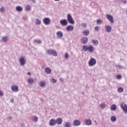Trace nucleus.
Returning a JSON list of instances; mask_svg holds the SVG:
<instances>
[{
  "mask_svg": "<svg viewBox=\"0 0 127 127\" xmlns=\"http://www.w3.org/2000/svg\"><path fill=\"white\" fill-rule=\"evenodd\" d=\"M19 62L20 63V65L24 66V65H25V59H24V58H19Z\"/></svg>",
  "mask_w": 127,
  "mask_h": 127,
  "instance_id": "8",
  "label": "nucleus"
},
{
  "mask_svg": "<svg viewBox=\"0 0 127 127\" xmlns=\"http://www.w3.org/2000/svg\"><path fill=\"white\" fill-rule=\"evenodd\" d=\"M51 71L50 67H46L45 69V72L46 74H51Z\"/></svg>",
  "mask_w": 127,
  "mask_h": 127,
  "instance_id": "15",
  "label": "nucleus"
},
{
  "mask_svg": "<svg viewBox=\"0 0 127 127\" xmlns=\"http://www.w3.org/2000/svg\"><path fill=\"white\" fill-rule=\"evenodd\" d=\"M97 24H102L103 21L101 19H98L96 21Z\"/></svg>",
  "mask_w": 127,
  "mask_h": 127,
  "instance_id": "26",
  "label": "nucleus"
},
{
  "mask_svg": "<svg viewBox=\"0 0 127 127\" xmlns=\"http://www.w3.org/2000/svg\"><path fill=\"white\" fill-rule=\"evenodd\" d=\"M16 9L17 11H18L19 12H21V11H22V7L20 6H18L16 7Z\"/></svg>",
  "mask_w": 127,
  "mask_h": 127,
  "instance_id": "22",
  "label": "nucleus"
},
{
  "mask_svg": "<svg viewBox=\"0 0 127 127\" xmlns=\"http://www.w3.org/2000/svg\"><path fill=\"white\" fill-rule=\"evenodd\" d=\"M82 25L84 28H85V27H87V24H86V23L82 24Z\"/></svg>",
  "mask_w": 127,
  "mask_h": 127,
  "instance_id": "42",
  "label": "nucleus"
},
{
  "mask_svg": "<svg viewBox=\"0 0 127 127\" xmlns=\"http://www.w3.org/2000/svg\"><path fill=\"white\" fill-rule=\"evenodd\" d=\"M97 64V61L94 58H91L90 60L88 62V65L90 67H92L93 66H95L96 64Z\"/></svg>",
  "mask_w": 127,
  "mask_h": 127,
  "instance_id": "4",
  "label": "nucleus"
},
{
  "mask_svg": "<svg viewBox=\"0 0 127 127\" xmlns=\"http://www.w3.org/2000/svg\"><path fill=\"white\" fill-rule=\"evenodd\" d=\"M14 100V99H11V103H13Z\"/></svg>",
  "mask_w": 127,
  "mask_h": 127,
  "instance_id": "47",
  "label": "nucleus"
},
{
  "mask_svg": "<svg viewBox=\"0 0 127 127\" xmlns=\"http://www.w3.org/2000/svg\"><path fill=\"white\" fill-rule=\"evenodd\" d=\"M60 81H61V82H64V79L63 78H61Z\"/></svg>",
  "mask_w": 127,
  "mask_h": 127,
  "instance_id": "45",
  "label": "nucleus"
},
{
  "mask_svg": "<svg viewBox=\"0 0 127 127\" xmlns=\"http://www.w3.org/2000/svg\"><path fill=\"white\" fill-rule=\"evenodd\" d=\"M34 43L38 44H41L42 43V41L40 40V39H35L34 40Z\"/></svg>",
  "mask_w": 127,
  "mask_h": 127,
  "instance_id": "18",
  "label": "nucleus"
},
{
  "mask_svg": "<svg viewBox=\"0 0 127 127\" xmlns=\"http://www.w3.org/2000/svg\"><path fill=\"white\" fill-rule=\"evenodd\" d=\"M120 2H123V3H127V0H118Z\"/></svg>",
  "mask_w": 127,
  "mask_h": 127,
  "instance_id": "33",
  "label": "nucleus"
},
{
  "mask_svg": "<svg viewBox=\"0 0 127 127\" xmlns=\"http://www.w3.org/2000/svg\"><path fill=\"white\" fill-rule=\"evenodd\" d=\"M43 21L44 24L46 25H48V24H50L51 22L50 19L49 18H44L43 19Z\"/></svg>",
  "mask_w": 127,
  "mask_h": 127,
  "instance_id": "6",
  "label": "nucleus"
},
{
  "mask_svg": "<svg viewBox=\"0 0 127 127\" xmlns=\"http://www.w3.org/2000/svg\"><path fill=\"white\" fill-rule=\"evenodd\" d=\"M66 30L67 31H73L74 30V27L72 25H68L66 27Z\"/></svg>",
  "mask_w": 127,
  "mask_h": 127,
  "instance_id": "14",
  "label": "nucleus"
},
{
  "mask_svg": "<svg viewBox=\"0 0 127 127\" xmlns=\"http://www.w3.org/2000/svg\"><path fill=\"white\" fill-rule=\"evenodd\" d=\"M28 83L30 85H33V83H34V80L33 79V78H29L28 80Z\"/></svg>",
  "mask_w": 127,
  "mask_h": 127,
  "instance_id": "19",
  "label": "nucleus"
},
{
  "mask_svg": "<svg viewBox=\"0 0 127 127\" xmlns=\"http://www.w3.org/2000/svg\"><path fill=\"white\" fill-rule=\"evenodd\" d=\"M33 122H38V118H37V117H34V118H33Z\"/></svg>",
  "mask_w": 127,
  "mask_h": 127,
  "instance_id": "34",
  "label": "nucleus"
},
{
  "mask_svg": "<svg viewBox=\"0 0 127 127\" xmlns=\"http://www.w3.org/2000/svg\"><path fill=\"white\" fill-rule=\"evenodd\" d=\"M85 124L86 126H91L92 125V121L90 119H86L85 120Z\"/></svg>",
  "mask_w": 127,
  "mask_h": 127,
  "instance_id": "13",
  "label": "nucleus"
},
{
  "mask_svg": "<svg viewBox=\"0 0 127 127\" xmlns=\"http://www.w3.org/2000/svg\"><path fill=\"white\" fill-rule=\"evenodd\" d=\"M40 87H41L42 88L45 87V83L43 81H41L40 83Z\"/></svg>",
  "mask_w": 127,
  "mask_h": 127,
  "instance_id": "27",
  "label": "nucleus"
},
{
  "mask_svg": "<svg viewBox=\"0 0 127 127\" xmlns=\"http://www.w3.org/2000/svg\"><path fill=\"white\" fill-rule=\"evenodd\" d=\"M82 50L86 52V51H89V53H93L95 51V48L92 45L87 46L84 45L82 47Z\"/></svg>",
  "mask_w": 127,
  "mask_h": 127,
  "instance_id": "2",
  "label": "nucleus"
},
{
  "mask_svg": "<svg viewBox=\"0 0 127 127\" xmlns=\"http://www.w3.org/2000/svg\"><path fill=\"white\" fill-rule=\"evenodd\" d=\"M82 33L85 35V36H87V35H89L90 34V31L88 30H84L83 31Z\"/></svg>",
  "mask_w": 127,
  "mask_h": 127,
  "instance_id": "20",
  "label": "nucleus"
},
{
  "mask_svg": "<svg viewBox=\"0 0 127 127\" xmlns=\"http://www.w3.org/2000/svg\"><path fill=\"white\" fill-rule=\"evenodd\" d=\"M125 107L123 109V112L125 113V114H127V104H125Z\"/></svg>",
  "mask_w": 127,
  "mask_h": 127,
  "instance_id": "28",
  "label": "nucleus"
},
{
  "mask_svg": "<svg viewBox=\"0 0 127 127\" xmlns=\"http://www.w3.org/2000/svg\"><path fill=\"white\" fill-rule=\"evenodd\" d=\"M64 58L66 59H68V58H69V54H68V53H66L64 55Z\"/></svg>",
  "mask_w": 127,
  "mask_h": 127,
  "instance_id": "36",
  "label": "nucleus"
},
{
  "mask_svg": "<svg viewBox=\"0 0 127 127\" xmlns=\"http://www.w3.org/2000/svg\"><path fill=\"white\" fill-rule=\"evenodd\" d=\"M2 40L3 41V42H6L8 40V36H5L3 37L2 38Z\"/></svg>",
  "mask_w": 127,
  "mask_h": 127,
  "instance_id": "25",
  "label": "nucleus"
},
{
  "mask_svg": "<svg viewBox=\"0 0 127 127\" xmlns=\"http://www.w3.org/2000/svg\"><path fill=\"white\" fill-rule=\"evenodd\" d=\"M26 10L28 11V10H30V9H31V7H30V5H28L26 7Z\"/></svg>",
  "mask_w": 127,
  "mask_h": 127,
  "instance_id": "32",
  "label": "nucleus"
},
{
  "mask_svg": "<svg viewBox=\"0 0 127 127\" xmlns=\"http://www.w3.org/2000/svg\"><path fill=\"white\" fill-rule=\"evenodd\" d=\"M110 109L111 111H116L117 110V106H116V105L113 104L111 106Z\"/></svg>",
  "mask_w": 127,
  "mask_h": 127,
  "instance_id": "23",
  "label": "nucleus"
},
{
  "mask_svg": "<svg viewBox=\"0 0 127 127\" xmlns=\"http://www.w3.org/2000/svg\"><path fill=\"white\" fill-rule=\"evenodd\" d=\"M31 1H32V2H34V3H35V0H30Z\"/></svg>",
  "mask_w": 127,
  "mask_h": 127,
  "instance_id": "46",
  "label": "nucleus"
},
{
  "mask_svg": "<svg viewBox=\"0 0 127 127\" xmlns=\"http://www.w3.org/2000/svg\"><path fill=\"white\" fill-rule=\"evenodd\" d=\"M81 43H83V44H86L88 43V38L87 37H83L81 39Z\"/></svg>",
  "mask_w": 127,
  "mask_h": 127,
  "instance_id": "10",
  "label": "nucleus"
},
{
  "mask_svg": "<svg viewBox=\"0 0 127 127\" xmlns=\"http://www.w3.org/2000/svg\"><path fill=\"white\" fill-rule=\"evenodd\" d=\"M62 122H63V120H62V118H58L56 120V124H57V125L58 126H59V125H62Z\"/></svg>",
  "mask_w": 127,
  "mask_h": 127,
  "instance_id": "11",
  "label": "nucleus"
},
{
  "mask_svg": "<svg viewBox=\"0 0 127 127\" xmlns=\"http://www.w3.org/2000/svg\"><path fill=\"white\" fill-rule=\"evenodd\" d=\"M57 35L58 37H63V33L61 31H58L57 33Z\"/></svg>",
  "mask_w": 127,
  "mask_h": 127,
  "instance_id": "17",
  "label": "nucleus"
},
{
  "mask_svg": "<svg viewBox=\"0 0 127 127\" xmlns=\"http://www.w3.org/2000/svg\"><path fill=\"white\" fill-rule=\"evenodd\" d=\"M106 18H107V19H108L110 22L114 23V17L112 15L110 14H107Z\"/></svg>",
  "mask_w": 127,
  "mask_h": 127,
  "instance_id": "5",
  "label": "nucleus"
},
{
  "mask_svg": "<svg viewBox=\"0 0 127 127\" xmlns=\"http://www.w3.org/2000/svg\"><path fill=\"white\" fill-rule=\"evenodd\" d=\"M60 0H55V1H59Z\"/></svg>",
  "mask_w": 127,
  "mask_h": 127,
  "instance_id": "50",
  "label": "nucleus"
},
{
  "mask_svg": "<svg viewBox=\"0 0 127 127\" xmlns=\"http://www.w3.org/2000/svg\"><path fill=\"white\" fill-rule=\"evenodd\" d=\"M101 107L102 109H105V108H106V105L104 104H101Z\"/></svg>",
  "mask_w": 127,
  "mask_h": 127,
  "instance_id": "39",
  "label": "nucleus"
},
{
  "mask_svg": "<svg viewBox=\"0 0 127 127\" xmlns=\"http://www.w3.org/2000/svg\"><path fill=\"white\" fill-rule=\"evenodd\" d=\"M51 82H52V83H53V84H55V83H56V82H57V80L56 79H55L54 78H53L51 80Z\"/></svg>",
  "mask_w": 127,
  "mask_h": 127,
  "instance_id": "37",
  "label": "nucleus"
},
{
  "mask_svg": "<svg viewBox=\"0 0 127 127\" xmlns=\"http://www.w3.org/2000/svg\"><path fill=\"white\" fill-rule=\"evenodd\" d=\"M125 106H124V104H121V108H122V109H123L124 108H125Z\"/></svg>",
  "mask_w": 127,
  "mask_h": 127,
  "instance_id": "44",
  "label": "nucleus"
},
{
  "mask_svg": "<svg viewBox=\"0 0 127 127\" xmlns=\"http://www.w3.org/2000/svg\"><path fill=\"white\" fill-rule=\"evenodd\" d=\"M92 43H93L95 46H97L99 44V41L98 40H92Z\"/></svg>",
  "mask_w": 127,
  "mask_h": 127,
  "instance_id": "24",
  "label": "nucleus"
},
{
  "mask_svg": "<svg viewBox=\"0 0 127 127\" xmlns=\"http://www.w3.org/2000/svg\"><path fill=\"white\" fill-rule=\"evenodd\" d=\"M64 127H71V124L70 123L66 122L64 126Z\"/></svg>",
  "mask_w": 127,
  "mask_h": 127,
  "instance_id": "29",
  "label": "nucleus"
},
{
  "mask_svg": "<svg viewBox=\"0 0 127 127\" xmlns=\"http://www.w3.org/2000/svg\"><path fill=\"white\" fill-rule=\"evenodd\" d=\"M73 126H75V127H78V126H80V125H81V122L78 120H74L73 122Z\"/></svg>",
  "mask_w": 127,
  "mask_h": 127,
  "instance_id": "9",
  "label": "nucleus"
},
{
  "mask_svg": "<svg viewBox=\"0 0 127 127\" xmlns=\"http://www.w3.org/2000/svg\"><path fill=\"white\" fill-rule=\"evenodd\" d=\"M116 78L117 79H118L119 80H120V79H122V75L118 74L116 76Z\"/></svg>",
  "mask_w": 127,
  "mask_h": 127,
  "instance_id": "35",
  "label": "nucleus"
},
{
  "mask_svg": "<svg viewBox=\"0 0 127 127\" xmlns=\"http://www.w3.org/2000/svg\"><path fill=\"white\" fill-rule=\"evenodd\" d=\"M46 53L48 55H53V56H57V52L54 49L48 50L46 51Z\"/></svg>",
  "mask_w": 127,
  "mask_h": 127,
  "instance_id": "3",
  "label": "nucleus"
},
{
  "mask_svg": "<svg viewBox=\"0 0 127 127\" xmlns=\"http://www.w3.org/2000/svg\"><path fill=\"white\" fill-rule=\"evenodd\" d=\"M0 12H3L4 11V7H2L0 8Z\"/></svg>",
  "mask_w": 127,
  "mask_h": 127,
  "instance_id": "38",
  "label": "nucleus"
},
{
  "mask_svg": "<svg viewBox=\"0 0 127 127\" xmlns=\"http://www.w3.org/2000/svg\"><path fill=\"white\" fill-rule=\"evenodd\" d=\"M118 68H119L120 69H123L124 68L123 67V66H122L121 65H119L118 66Z\"/></svg>",
  "mask_w": 127,
  "mask_h": 127,
  "instance_id": "43",
  "label": "nucleus"
},
{
  "mask_svg": "<svg viewBox=\"0 0 127 127\" xmlns=\"http://www.w3.org/2000/svg\"><path fill=\"white\" fill-rule=\"evenodd\" d=\"M8 119H9L10 120H11L12 119V117H8Z\"/></svg>",
  "mask_w": 127,
  "mask_h": 127,
  "instance_id": "48",
  "label": "nucleus"
},
{
  "mask_svg": "<svg viewBox=\"0 0 127 127\" xmlns=\"http://www.w3.org/2000/svg\"><path fill=\"white\" fill-rule=\"evenodd\" d=\"M67 20L66 19H64L60 20V22L62 26H66V25H68V22H69V23H70V24H75V21H74L73 17L71 15V14H67Z\"/></svg>",
  "mask_w": 127,
  "mask_h": 127,
  "instance_id": "1",
  "label": "nucleus"
},
{
  "mask_svg": "<svg viewBox=\"0 0 127 127\" xmlns=\"http://www.w3.org/2000/svg\"><path fill=\"white\" fill-rule=\"evenodd\" d=\"M11 90L13 92H18V86L13 85L11 87Z\"/></svg>",
  "mask_w": 127,
  "mask_h": 127,
  "instance_id": "12",
  "label": "nucleus"
},
{
  "mask_svg": "<svg viewBox=\"0 0 127 127\" xmlns=\"http://www.w3.org/2000/svg\"><path fill=\"white\" fill-rule=\"evenodd\" d=\"M105 27L106 28V31H107V32L109 33L112 31V27H111V26H106Z\"/></svg>",
  "mask_w": 127,
  "mask_h": 127,
  "instance_id": "16",
  "label": "nucleus"
},
{
  "mask_svg": "<svg viewBox=\"0 0 127 127\" xmlns=\"http://www.w3.org/2000/svg\"><path fill=\"white\" fill-rule=\"evenodd\" d=\"M118 92H119V93H122V92H124V88H123L122 87H120L118 89Z\"/></svg>",
  "mask_w": 127,
  "mask_h": 127,
  "instance_id": "31",
  "label": "nucleus"
},
{
  "mask_svg": "<svg viewBox=\"0 0 127 127\" xmlns=\"http://www.w3.org/2000/svg\"><path fill=\"white\" fill-rule=\"evenodd\" d=\"M28 75H31V73L30 72H28Z\"/></svg>",
  "mask_w": 127,
  "mask_h": 127,
  "instance_id": "49",
  "label": "nucleus"
},
{
  "mask_svg": "<svg viewBox=\"0 0 127 127\" xmlns=\"http://www.w3.org/2000/svg\"><path fill=\"white\" fill-rule=\"evenodd\" d=\"M0 97L3 96V92L2 91H0Z\"/></svg>",
  "mask_w": 127,
  "mask_h": 127,
  "instance_id": "41",
  "label": "nucleus"
},
{
  "mask_svg": "<svg viewBox=\"0 0 127 127\" xmlns=\"http://www.w3.org/2000/svg\"><path fill=\"white\" fill-rule=\"evenodd\" d=\"M99 26H97L95 27V30H96V31H98L99 30Z\"/></svg>",
  "mask_w": 127,
  "mask_h": 127,
  "instance_id": "40",
  "label": "nucleus"
},
{
  "mask_svg": "<svg viewBox=\"0 0 127 127\" xmlns=\"http://www.w3.org/2000/svg\"><path fill=\"white\" fill-rule=\"evenodd\" d=\"M49 125L51 127H54L56 125V120L55 119H52L49 122Z\"/></svg>",
  "mask_w": 127,
  "mask_h": 127,
  "instance_id": "7",
  "label": "nucleus"
},
{
  "mask_svg": "<svg viewBox=\"0 0 127 127\" xmlns=\"http://www.w3.org/2000/svg\"><path fill=\"white\" fill-rule=\"evenodd\" d=\"M36 23L37 24V25H40L41 24V21L39 20V19H37L36 21Z\"/></svg>",
  "mask_w": 127,
  "mask_h": 127,
  "instance_id": "30",
  "label": "nucleus"
},
{
  "mask_svg": "<svg viewBox=\"0 0 127 127\" xmlns=\"http://www.w3.org/2000/svg\"><path fill=\"white\" fill-rule=\"evenodd\" d=\"M111 121L113 123L117 122V116H112L111 118Z\"/></svg>",
  "mask_w": 127,
  "mask_h": 127,
  "instance_id": "21",
  "label": "nucleus"
}]
</instances>
